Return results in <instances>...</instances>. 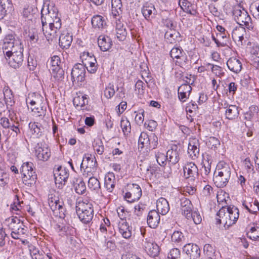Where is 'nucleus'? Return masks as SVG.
<instances>
[{
  "label": "nucleus",
  "instance_id": "f257e3e1",
  "mask_svg": "<svg viewBox=\"0 0 259 259\" xmlns=\"http://www.w3.org/2000/svg\"><path fill=\"white\" fill-rule=\"evenodd\" d=\"M239 212L238 208L235 206H221V208L217 214L216 221L218 224H224L230 227L234 224L238 219Z\"/></svg>",
  "mask_w": 259,
  "mask_h": 259
},
{
  "label": "nucleus",
  "instance_id": "f03ea898",
  "mask_svg": "<svg viewBox=\"0 0 259 259\" xmlns=\"http://www.w3.org/2000/svg\"><path fill=\"white\" fill-rule=\"evenodd\" d=\"M231 169L229 164L220 161L214 172L213 182L218 188H223L228 184L231 177Z\"/></svg>",
  "mask_w": 259,
  "mask_h": 259
},
{
  "label": "nucleus",
  "instance_id": "7ed1b4c3",
  "mask_svg": "<svg viewBox=\"0 0 259 259\" xmlns=\"http://www.w3.org/2000/svg\"><path fill=\"white\" fill-rule=\"evenodd\" d=\"M233 16L235 21L239 25L248 30H252L254 27L252 19L247 11L240 5L233 7Z\"/></svg>",
  "mask_w": 259,
  "mask_h": 259
},
{
  "label": "nucleus",
  "instance_id": "20e7f679",
  "mask_svg": "<svg viewBox=\"0 0 259 259\" xmlns=\"http://www.w3.org/2000/svg\"><path fill=\"white\" fill-rule=\"evenodd\" d=\"M61 26L62 22L60 17L46 21L45 26L42 25V30L48 41L57 39Z\"/></svg>",
  "mask_w": 259,
  "mask_h": 259
},
{
  "label": "nucleus",
  "instance_id": "39448f33",
  "mask_svg": "<svg viewBox=\"0 0 259 259\" xmlns=\"http://www.w3.org/2000/svg\"><path fill=\"white\" fill-rule=\"evenodd\" d=\"M76 211L79 220L84 224L89 223L93 218L94 209L91 203L78 202Z\"/></svg>",
  "mask_w": 259,
  "mask_h": 259
},
{
  "label": "nucleus",
  "instance_id": "423d86ee",
  "mask_svg": "<svg viewBox=\"0 0 259 259\" xmlns=\"http://www.w3.org/2000/svg\"><path fill=\"white\" fill-rule=\"evenodd\" d=\"M22 176L23 183L31 187L35 184L37 176L34 170V164L31 162H25L23 163L20 168Z\"/></svg>",
  "mask_w": 259,
  "mask_h": 259
},
{
  "label": "nucleus",
  "instance_id": "0eeeda50",
  "mask_svg": "<svg viewBox=\"0 0 259 259\" xmlns=\"http://www.w3.org/2000/svg\"><path fill=\"white\" fill-rule=\"evenodd\" d=\"M22 176L23 183L31 187L35 184L37 176L34 170V164L31 162H25L23 163L20 168Z\"/></svg>",
  "mask_w": 259,
  "mask_h": 259
},
{
  "label": "nucleus",
  "instance_id": "6e6552de",
  "mask_svg": "<svg viewBox=\"0 0 259 259\" xmlns=\"http://www.w3.org/2000/svg\"><path fill=\"white\" fill-rule=\"evenodd\" d=\"M23 52V47H22V49H17L15 51H8L6 52V54L4 55L11 67L16 69L22 65L24 58Z\"/></svg>",
  "mask_w": 259,
  "mask_h": 259
},
{
  "label": "nucleus",
  "instance_id": "1a4fd4ad",
  "mask_svg": "<svg viewBox=\"0 0 259 259\" xmlns=\"http://www.w3.org/2000/svg\"><path fill=\"white\" fill-rule=\"evenodd\" d=\"M22 47L21 40L13 34L7 35L4 38L2 49L4 55L8 51H15L17 49H22Z\"/></svg>",
  "mask_w": 259,
  "mask_h": 259
},
{
  "label": "nucleus",
  "instance_id": "9d476101",
  "mask_svg": "<svg viewBox=\"0 0 259 259\" xmlns=\"http://www.w3.org/2000/svg\"><path fill=\"white\" fill-rule=\"evenodd\" d=\"M11 221L9 228L12 230V237L15 239H20L26 234L27 228L17 218H12Z\"/></svg>",
  "mask_w": 259,
  "mask_h": 259
},
{
  "label": "nucleus",
  "instance_id": "9b49d317",
  "mask_svg": "<svg viewBox=\"0 0 259 259\" xmlns=\"http://www.w3.org/2000/svg\"><path fill=\"white\" fill-rule=\"evenodd\" d=\"M60 17L57 7L52 5L44 6L41 11V21L43 26L46 25V21L52 19Z\"/></svg>",
  "mask_w": 259,
  "mask_h": 259
},
{
  "label": "nucleus",
  "instance_id": "f8f14e48",
  "mask_svg": "<svg viewBox=\"0 0 259 259\" xmlns=\"http://www.w3.org/2000/svg\"><path fill=\"white\" fill-rule=\"evenodd\" d=\"M126 190L124 198L129 202H134L138 200L142 196V190L136 184H127Z\"/></svg>",
  "mask_w": 259,
  "mask_h": 259
},
{
  "label": "nucleus",
  "instance_id": "ddd939ff",
  "mask_svg": "<svg viewBox=\"0 0 259 259\" xmlns=\"http://www.w3.org/2000/svg\"><path fill=\"white\" fill-rule=\"evenodd\" d=\"M54 175L56 186L59 189H62L69 178V172L65 167L60 166L54 170Z\"/></svg>",
  "mask_w": 259,
  "mask_h": 259
},
{
  "label": "nucleus",
  "instance_id": "4468645a",
  "mask_svg": "<svg viewBox=\"0 0 259 259\" xmlns=\"http://www.w3.org/2000/svg\"><path fill=\"white\" fill-rule=\"evenodd\" d=\"M35 155L38 160L46 161L51 156V150L45 142L38 143L35 147Z\"/></svg>",
  "mask_w": 259,
  "mask_h": 259
},
{
  "label": "nucleus",
  "instance_id": "2eb2a0df",
  "mask_svg": "<svg viewBox=\"0 0 259 259\" xmlns=\"http://www.w3.org/2000/svg\"><path fill=\"white\" fill-rule=\"evenodd\" d=\"M86 67L82 64H75L71 73L72 82H82L85 79Z\"/></svg>",
  "mask_w": 259,
  "mask_h": 259
},
{
  "label": "nucleus",
  "instance_id": "dca6fc26",
  "mask_svg": "<svg viewBox=\"0 0 259 259\" xmlns=\"http://www.w3.org/2000/svg\"><path fill=\"white\" fill-rule=\"evenodd\" d=\"M183 249L190 259H197L200 256V249L195 244L188 243L184 246Z\"/></svg>",
  "mask_w": 259,
  "mask_h": 259
},
{
  "label": "nucleus",
  "instance_id": "f3484780",
  "mask_svg": "<svg viewBox=\"0 0 259 259\" xmlns=\"http://www.w3.org/2000/svg\"><path fill=\"white\" fill-rule=\"evenodd\" d=\"M180 204L182 214L186 218H190L192 217L191 213L193 211V205L191 201L189 199L183 197L180 198Z\"/></svg>",
  "mask_w": 259,
  "mask_h": 259
},
{
  "label": "nucleus",
  "instance_id": "a211bd4d",
  "mask_svg": "<svg viewBox=\"0 0 259 259\" xmlns=\"http://www.w3.org/2000/svg\"><path fill=\"white\" fill-rule=\"evenodd\" d=\"M184 175L186 179H195L198 175V168L193 162H187L183 167Z\"/></svg>",
  "mask_w": 259,
  "mask_h": 259
},
{
  "label": "nucleus",
  "instance_id": "6ab92c4d",
  "mask_svg": "<svg viewBox=\"0 0 259 259\" xmlns=\"http://www.w3.org/2000/svg\"><path fill=\"white\" fill-rule=\"evenodd\" d=\"M180 149L178 146L173 145L166 152V157H167V162L172 165L178 163L180 160Z\"/></svg>",
  "mask_w": 259,
  "mask_h": 259
},
{
  "label": "nucleus",
  "instance_id": "aec40b11",
  "mask_svg": "<svg viewBox=\"0 0 259 259\" xmlns=\"http://www.w3.org/2000/svg\"><path fill=\"white\" fill-rule=\"evenodd\" d=\"M142 246L147 254L151 256L157 255L159 252V246L156 244L149 241L147 239L143 240Z\"/></svg>",
  "mask_w": 259,
  "mask_h": 259
},
{
  "label": "nucleus",
  "instance_id": "412c9836",
  "mask_svg": "<svg viewBox=\"0 0 259 259\" xmlns=\"http://www.w3.org/2000/svg\"><path fill=\"white\" fill-rule=\"evenodd\" d=\"M179 5L183 11L194 16H197L198 12L194 5L188 0H179Z\"/></svg>",
  "mask_w": 259,
  "mask_h": 259
},
{
  "label": "nucleus",
  "instance_id": "4be33fe9",
  "mask_svg": "<svg viewBox=\"0 0 259 259\" xmlns=\"http://www.w3.org/2000/svg\"><path fill=\"white\" fill-rule=\"evenodd\" d=\"M160 217L159 213L155 210H150L147 215V222L151 228H156L159 224Z\"/></svg>",
  "mask_w": 259,
  "mask_h": 259
},
{
  "label": "nucleus",
  "instance_id": "5701e85b",
  "mask_svg": "<svg viewBox=\"0 0 259 259\" xmlns=\"http://www.w3.org/2000/svg\"><path fill=\"white\" fill-rule=\"evenodd\" d=\"M73 40L72 35L68 32H62L59 37V46L63 49H68Z\"/></svg>",
  "mask_w": 259,
  "mask_h": 259
},
{
  "label": "nucleus",
  "instance_id": "b1692460",
  "mask_svg": "<svg viewBox=\"0 0 259 259\" xmlns=\"http://www.w3.org/2000/svg\"><path fill=\"white\" fill-rule=\"evenodd\" d=\"M226 105L225 108V117L229 120H234L236 119L239 115V108L235 105H229L227 103L225 104Z\"/></svg>",
  "mask_w": 259,
  "mask_h": 259
},
{
  "label": "nucleus",
  "instance_id": "393cba45",
  "mask_svg": "<svg viewBox=\"0 0 259 259\" xmlns=\"http://www.w3.org/2000/svg\"><path fill=\"white\" fill-rule=\"evenodd\" d=\"M188 152L192 159L197 158L199 153V143L198 140L193 139L189 142Z\"/></svg>",
  "mask_w": 259,
  "mask_h": 259
},
{
  "label": "nucleus",
  "instance_id": "a878e982",
  "mask_svg": "<svg viewBox=\"0 0 259 259\" xmlns=\"http://www.w3.org/2000/svg\"><path fill=\"white\" fill-rule=\"evenodd\" d=\"M191 90V87L188 83L183 84L179 88L178 90V97L181 102H184L186 101L190 95Z\"/></svg>",
  "mask_w": 259,
  "mask_h": 259
},
{
  "label": "nucleus",
  "instance_id": "bb28decb",
  "mask_svg": "<svg viewBox=\"0 0 259 259\" xmlns=\"http://www.w3.org/2000/svg\"><path fill=\"white\" fill-rule=\"evenodd\" d=\"M118 230L119 233L125 239L130 238L132 236V227L129 226L125 220H122L119 222Z\"/></svg>",
  "mask_w": 259,
  "mask_h": 259
},
{
  "label": "nucleus",
  "instance_id": "cd10ccee",
  "mask_svg": "<svg viewBox=\"0 0 259 259\" xmlns=\"http://www.w3.org/2000/svg\"><path fill=\"white\" fill-rule=\"evenodd\" d=\"M33 115L35 117L42 119L46 115L47 106L46 102H43L41 105H30Z\"/></svg>",
  "mask_w": 259,
  "mask_h": 259
},
{
  "label": "nucleus",
  "instance_id": "c85d7f7f",
  "mask_svg": "<svg viewBox=\"0 0 259 259\" xmlns=\"http://www.w3.org/2000/svg\"><path fill=\"white\" fill-rule=\"evenodd\" d=\"M73 105L78 109L84 110L87 109L86 105L89 103L87 95H79L75 97L73 100Z\"/></svg>",
  "mask_w": 259,
  "mask_h": 259
},
{
  "label": "nucleus",
  "instance_id": "c756f323",
  "mask_svg": "<svg viewBox=\"0 0 259 259\" xmlns=\"http://www.w3.org/2000/svg\"><path fill=\"white\" fill-rule=\"evenodd\" d=\"M98 46L102 51L109 50L112 46L111 39L107 36L101 35L98 39Z\"/></svg>",
  "mask_w": 259,
  "mask_h": 259
},
{
  "label": "nucleus",
  "instance_id": "7c9ffc66",
  "mask_svg": "<svg viewBox=\"0 0 259 259\" xmlns=\"http://www.w3.org/2000/svg\"><path fill=\"white\" fill-rule=\"evenodd\" d=\"M227 65L230 71L236 73H239L242 69L241 61L234 57L229 58L227 62Z\"/></svg>",
  "mask_w": 259,
  "mask_h": 259
},
{
  "label": "nucleus",
  "instance_id": "2f4dec72",
  "mask_svg": "<svg viewBox=\"0 0 259 259\" xmlns=\"http://www.w3.org/2000/svg\"><path fill=\"white\" fill-rule=\"evenodd\" d=\"M27 105H41L42 103L45 102L44 99L39 94L32 93L28 95L26 100ZM29 107V106H28Z\"/></svg>",
  "mask_w": 259,
  "mask_h": 259
},
{
  "label": "nucleus",
  "instance_id": "473e14b6",
  "mask_svg": "<svg viewBox=\"0 0 259 259\" xmlns=\"http://www.w3.org/2000/svg\"><path fill=\"white\" fill-rule=\"evenodd\" d=\"M156 208L157 211L162 215L166 214L169 210L168 202L163 197H161L157 200Z\"/></svg>",
  "mask_w": 259,
  "mask_h": 259
},
{
  "label": "nucleus",
  "instance_id": "72a5a7b5",
  "mask_svg": "<svg viewBox=\"0 0 259 259\" xmlns=\"http://www.w3.org/2000/svg\"><path fill=\"white\" fill-rule=\"evenodd\" d=\"M84 167H97V162L95 156L90 154H85L80 164L82 169Z\"/></svg>",
  "mask_w": 259,
  "mask_h": 259
},
{
  "label": "nucleus",
  "instance_id": "f704fd0d",
  "mask_svg": "<svg viewBox=\"0 0 259 259\" xmlns=\"http://www.w3.org/2000/svg\"><path fill=\"white\" fill-rule=\"evenodd\" d=\"M111 13L114 18L122 14L123 7L121 0H111Z\"/></svg>",
  "mask_w": 259,
  "mask_h": 259
},
{
  "label": "nucleus",
  "instance_id": "c9c22d12",
  "mask_svg": "<svg viewBox=\"0 0 259 259\" xmlns=\"http://www.w3.org/2000/svg\"><path fill=\"white\" fill-rule=\"evenodd\" d=\"M115 185V179L113 173L109 172L105 177L104 187L109 192H112Z\"/></svg>",
  "mask_w": 259,
  "mask_h": 259
},
{
  "label": "nucleus",
  "instance_id": "e433bc0d",
  "mask_svg": "<svg viewBox=\"0 0 259 259\" xmlns=\"http://www.w3.org/2000/svg\"><path fill=\"white\" fill-rule=\"evenodd\" d=\"M258 111V107L257 106H252L249 107V110L244 114V119L248 121L245 123L246 126L251 125V123L249 122L252 121L256 118V115Z\"/></svg>",
  "mask_w": 259,
  "mask_h": 259
},
{
  "label": "nucleus",
  "instance_id": "4c0bfd02",
  "mask_svg": "<svg viewBox=\"0 0 259 259\" xmlns=\"http://www.w3.org/2000/svg\"><path fill=\"white\" fill-rule=\"evenodd\" d=\"M3 94L7 109H9V106L12 107L15 103L14 97L12 91L8 87H6L4 88Z\"/></svg>",
  "mask_w": 259,
  "mask_h": 259
},
{
  "label": "nucleus",
  "instance_id": "58836bf2",
  "mask_svg": "<svg viewBox=\"0 0 259 259\" xmlns=\"http://www.w3.org/2000/svg\"><path fill=\"white\" fill-rule=\"evenodd\" d=\"M155 10V7L152 4L146 3L142 8V13L147 20H150L152 18L153 12Z\"/></svg>",
  "mask_w": 259,
  "mask_h": 259
},
{
  "label": "nucleus",
  "instance_id": "ea45409f",
  "mask_svg": "<svg viewBox=\"0 0 259 259\" xmlns=\"http://www.w3.org/2000/svg\"><path fill=\"white\" fill-rule=\"evenodd\" d=\"M92 24L95 28L102 29L106 26V22L102 16L95 15L92 19Z\"/></svg>",
  "mask_w": 259,
  "mask_h": 259
},
{
  "label": "nucleus",
  "instance_id": "a19ab883",
  "mask_svg": "<svg viewBox=\"0 0 259 259\" xmlns=\"http://www.w3.org/2000/svg\"><path fill=\"white\" fill-rule=\"evenodd\" d=\"M180 36V33L174 29L166 31L164 35V37L167 42L170 44L175 43L177 40V38Z\"/></svg>",
  "mask_w": 259,
  "mask_h": 259
},
{
  "label": "nucleus",
  "instance_id": "79ce46f5",
  "mask_svg": "<svg viewBox=\"0 0 259 259\" xmlns=\"http://www.w3.org/2000/svg\"><path fill=\"white\" fill-rule=\"evenodd\" d=\"M73 184L75 191L77 194H83L85 193L86 186L82 179H76L75 181H73Z\"/></svg>",
  "mask_w": 259,
  "mask_h": 259
},
{
  "label": "nucleus",
  "instance_id": "37998d69",
  "mask_svg": "<svg viewBox=\"0 0 259 259\" xmlns=\"http://www.w3.org/2000/svg\"><path fill=\"white\" fill-rule=\"evenodd\" d=\"M149 137L148 134L145 132H142L138 140V149H142L145 147L147 149L149 145Z\"/></svg>",
  "mask_w": 259,
  "mask_h": 259
},
{
  "label": "nucleus",
  "instance_id": "c03bdc74",
  "mask_svg": "<svg viewBox=\"0 0 259 259\" xmlns=\"http://www.w3.org/2000/svg\"><path fill=\"white\" fill-rule=\"evenodd\" d=\"M29 127L32 134L36 136L37 138L41 136L44 128L39 123L31 122L29 124Z\"/></svg>",
  "mask_w": 259,
  "mask_h": 259
},
{
  "label": "nucleus",
  "instance_id": "a18cd8bd",
  "mask_svg": "<svg viewBox=\"0 0 259 259\" xmlns=\"http://www.w3.org/2000/svg\"><path fill=\"white\" fill-rule=\"evenodd\" d=\"M88 187L91 191L98 192L101 189V185L97 178L92 176L88 181Z\"/></svg>",
  "mask_w": 259,
  "mask_h": 259
},
{
  "label": "nucleus",
  "instance_id": "49530a36",
  "mask_svg": "<svg viewBox=\"0 0 259 259\" xmlns=\"http://www.w3.org/2000/svg\"><path fill=\"white\" fill-rule=\"evenodd\" d=\"M52 79L59 82L62 81L64 78V71L61 68L51 69Z\"/></svg>",
  "mask_w": 259,
  "mask_h": 259
},
{
  "label": "nucleus",
  "instance_id": "de8ad7c7",
  "mask_svg": "<svg viewBox=\"0 0 259 259\" xmlns=\"http://www.w3.org/2000/svg\"><path fill=\"white\" fill-rule=\"evenodd\" d=\"M248 237L253 240H259V226L255 224L247 232Z\"/></svg>",
  "mask_w": 259,
  "mask_h": 259
},
{
  "label": "nucleus",
  "instance_id": "09e8293b",
  "mask_svg": "<svg viewBox=\"0 0 259 259\" xmlns=\"http://www.w3.org/2000/svg\"><path fill=\"white\" fill-rule=\"evenodd\" d=\"M139 168L142 172L148 177H151L154 171V169L152 168L151 165L146 162L140 164Z\"/></svg>",
  "mask_w": 259,
  "mask_h": 259
},
{
  "label": "nucleus",
  "instance_id": "8fccbe9b",
  "mask_svg": "<svg viewBox=\"0 0 259 259\" xmlns=\"http://www.w3.org/2000/svg\"><path fill=\"white\" fill-rule=\"evenodd\" d=\"M217 198V201L220 205L225 206V204H228V201L230 199L229 194L223 191L218 192Z\"/></svg>",
  "mask_w": 259,
  "mask_h": 259
},
{
  "label": "nucleus",
  "instance_id": "3c124183",
  "mask_svg": "<svg viewBox=\"0 0 259 259\" xmlns=\"http://www.w3.org/2000/svg\"><path fill=\"white\" fill-rule=\"evenodd\" d=\"M11 5L9 0L0 1V20L4 18L7 14V10Z\"/></svg>",
  "mask_w": 259,
  "mask_h": 259
},
{
  "label": "nucleus",
  "instance_id": "603ef678",
  "mask_svg": "<svg viewBox=\"0 0 259 259\" xmlns=\"http://www.w3.org/2000/svg\"><path fill=\"white\" fill-rule=\"evenodd\" d=\"M184 239V236L181 232L175 231L171 237V241L177 244H181Z\"/></svg>",
  "mask_w": 259,
  "mask_h": 259
},
{
  "label": "nucleus",
  "instance_id": "864d4df0",
  "mask_svg": "<svg viewBox=\"0 0 259 259\" xmlns=\"http://www.w3.org/2000/svg\"><path fill=\"white\" fill-rule=\"evenodd\" d=\"M188 59L186 54H184L175 61V65L179 66L183 68H185L187 67Z\"/></svg>",
  "mask_w": 259,
  "mask_h": 259
},
{
  "label": "nucleus",
  "instance_id": "5fc2aeb1",
  "mask_svg": "<svg viewBox=\"0 0 259 259\" xmlns=\"http://www.w3.org/2000/svg\"><path fill=\"white\" fill-rule=\"evenodd\" d=\"M185 54L182 49L180 47H174L170 51L169 55L173 59H178L180 56Z\"/></svg>",
  "mask_w": 259,
  "mask_h": 259
},
{
  "label": "nucleus",
  "instance_id": "6e6d98bb",
  "mask_svg": "<svg viewBox=\"0 0 259 259\" xmlns=\"http://www.w3.org/2000/svg\"><path fill=\"white\" fill-rule=\"evenodd\" d=\"M93 148L98 154L102 155L104 151V147L102 141L100 139L94 141L93 143Z\"/></svg>",
  "mask_w": 259,
  "mask_h": 259
},
{
  "label": "nucleus",
  "instance_id": "4d7b16f0",
  "mask_svg": "<svg viewBox=\"0 0 259 259\" xmlns=\"http://www.w3.org/2000/svg\"><path fill=\"white\" fill-rule=\"evenodd\" d=\"M120 126L125 135L130 133L131 126V123L128 120L122 119L120 121Z\"/></svg>",
  "mask_w": 259,
  "mask_h": 259
},
{
  "label": "nucleus",
  "instance_id": "13d9d810",
  "mask_svg": "<svg viewBox=\"0 0 259 259\" xmlns=\"http://www.w3.org/2000/svg\"><path fill=\"white\" fill-rule=\"evenodd\" d=\"M149 145L148 146V150L155 149L158 145V137L154 134H152L149 137Z\"/></svg>",
  "mask_w": 259,
  "mask_h": 259
},
{
  "label": "nucleus",
  "instance_id": "bf43d9fd",
  "mask_svg": "<svg viewBox=\"0 0 259 259\" xmlns=\"http://www.w3.org/2000/svg\"><path fill=\"white\" fill-rule=\"evenodd\" d=\"M155 157L158 163L161 166H164L167 161V157L164 153L158 152L156 153Z\"/></svg>",
  "mask_w": 259,
  "mask_h": 259
},
{
  "label": "nucleus",
  "instance_id": "052dcab7",
  "mask_svg": "<svg viewBox=\"0 0 259 259\" xmlns=\"http://www.w3.org/2000/svg\"><path fill=\"white\" fill-rule=\"evenodd\" d=\"M198 108V106L195 102L191 101L187 104L186 107V111L187 113L195 114Z\"/></svg>",
  "mask_w": 259,
  "mask_h": 259
},
{
  "label": "nucleus",
  "instance_id": "680f3d73",
  "mask_svg": "<svg viewBox=\"0 0 259 259\" xmlns=\"http://www.w3.org/2000/svg\"><path fill=\"white\" fill-rule=\"evenodd\" d=\"M191 214L192 215V217H191L190 218H187L188 220H192L194 223L196 225L200 224V223L202 221V218L199 212L198 211L193 210L191 213Z\"/></svg>",
  "mask_w": 259,
  "mask_h": 259
},
{
  "label": "nucleus",
  "instance_id": "e2e57ef3",
  "mask_svg": "<svg viewBox=\"0 0 259 259\" xmlns=\"http://www.w3.org/2000/svg\"><path fill=\"white\" fill-rule=\"evenodd\" d=\"M207 66H210L211 71L215 74L217 76L221 77L224 73L222 68L218 65H214L211 63H207Z\"/></svg>",
  "mask_w": 259,
  "mask_h": 259
},
{
  "label": "nucleus",
  "instance_id": "0e129e2a",
  "mask_svg": "<svg viewBox=\"0 0 259 259\" xmlns=\"http://www.w3.org/2000/svg\"><path fill=\"white\" fill-rule=\"evenodd\" d=\"M83 169V175L86 177L94 176L97 171V167H84Z\"/></svg>",
  "mask_w": 259,
  "mask_h": 259
},
{
  "label": "nucleus",
  "instance_id": "69168bd1",
  "mask_svg": "<svg viewBox=\"0 0 259 259\" xmlns=\"http://www.w3.org/2000/svg\"><path fill=\"white\" fill-rule=\"evenodd\" d=\"M61 63L60 58L58 56H54L51 58L50 64L51 69H57L60 68V64Z\"/></svg>",
  "mask_w": 259,
  "mask_h": 259
},
{
  "label": "nucleus",
  "instance_id": "338daca9",
  "mask_svg": "<svg viewBox=\"0 0 259 259\" xmlns=\"http://www.w3.org/2000/svg\"><path fill=\"white\" fill-rule=\"evenodd\" d=\"M115 94V90L114 89L113 84H109V85L106 88L104 91V95L108 98H111Z\"/></svg>",
  "mask_w": 259,
  "mask_h": 259
},
{
  "label": "nucleus",
  "instance_id": "774afa93",
  "mask_svg": "<svg viewBox=\"0 0 259 259\" xmlns=\"http://www.w3.org/2000/svg\"><path fill=\"white\" fill-rule=\"evenodd\" d=\"M180 251L178 248L171 249L168 254V257L171 259H177L180 257Z\"/></svg>",
  "mask_w": 259,
  "mask_h": 259
}]
</instances>
